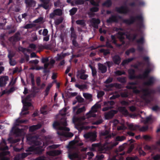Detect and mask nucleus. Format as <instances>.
<instances>
[{
    "label": "nucleus",
    "mask_w": 160,
    "mask_h": 160,
    "mask_svg": "<svg viewBox=\"0 0 160 160\" xmlns=\"http://www.w3.org/2000/svg\"><path fill=\"white\" fill-rule=\"evenodd\" d=\"M136 21H138L137 25L139 28H142L144 27L143 18L141 15L136 16H131L129 19H123V22L127 24L131 25L134 23Z\"/></svg>",
    "instance_id": "1"
},
{
    "label": "nucleus",
    "mask_w": 160,
    "mask_h": 160,
    "mask_svg": "<svg viewBox=\"0 0 160 160\" xmlns=\"http://www.w3.org/2000/svg\"><path fill=\"white\" fill-rule=\"evenodd\" d=\"M142 94L141 98L147 103H150L152 100V94L156 93V91L152 89L143 88L142 90Z\"/></svg>",
    "instance_id": "2"
},
{
    "label": "nucleus",
    "mask_w": 160,
    "mask_h": 160,
    "mask_svg": "<svg viewBox=\"0 0 160 160\" xmlns=\"http://www.w3.org/2000/svg\"><path fill=\"white\" fill-rule=\"evenodd\" d=\"M126 144V143H124L122 145L120 146L118 149L116 150V155L113 157L112 158L113 160H120L122 158V156L125 154V153H121L120 152L124 149L125 148V145Z\"/></svg>",
    "instance_id": "3"
},
{
    "label": "nucleus",
    "mask_w": 160,
    "mask_h": 160,
    "mask_svg": "<svg viewBox=\"0 0 160 160\" xmlns=\"http://www.w3.org/2000/svg\"><path fill=\"white\" fill-rule=\"evenodd\" d=\"M66 126L68 125L66 118H62L59 121H55L53 124V128L57 130H59L60 127H62L61 125Z\"/></svg>",
    "instance_id": "4"
},
{
    "label": "nucleus",
    "mask_w": 160,
    "mask_h": 160,
    "mask_svg": "<svg viewBox=\"0 0 160 160\" xmlns=\"http://www.w3.org/2000/svg\"><path fill=\"white\" fill-rule=\"evenodd\" d=\"M125 139V137L124 136H118L116 137L115 138V141L113 142L111 144L108 145L106 147L107 149L108 150L112 149L113 147L116 146L118 144V141H122Z\"/></svg>",
    "instance_id": "5"
},
{
    "label": "nucleus",
    "mask_w": 160,
    "mask_h": 160,
    "mask_svg": "<svg viewBox=\"0 0 160 160\" xmlns=\"http://www.w3.org/2000/svg\"><path fill=\"white\" fill-rule=\"evenodd\" d=\"M38 136H34L28 137L27 138V141L31 142V144L34 146H40L42 144V142L37 140Z\"/></svg>",
    "instance_id": "6"
},
{
    "label": "nucleus",
    "mask_w": 160,
    "mask_h": 160,
    "mask_svg": "<svg viewBox=\"0 0 160 160\" xmlns=\"http://www.w3.org/2000/svg\"><path fill=\"white\" fill-rule=\"evenodd\" d=\"M136 42L138 45L137 47V50L140 52H142L144 50L143 44L145 42V39L142 36L139 39L136 40Z\"/></svg>",
    "instance_id": "7"
},
{
    "label": "nucleus",
    "mask_w": 160,
    "mask_h": 160,
    "mask_svg": "<svg viewBox=\"0 0 160 160\" xmlns=\"http://www.w3.org/2000/svg\"><path fill=\"white\" fill-rule=\"evenodd\" d=\"M115 10L119 13L126 14L129 12L128 8L126 5L122 6L120 7H116Z\"/></svg>",
    "instance_id": "8"
},
{
    "label": "nucleus",
    "mask_w": 160,
    "mask_h": 160,
    "mask_svg": "<svg viewBox=\"0 0 160 160\" xmlns=\"http://www.w3.org/2000/svg\"><path fill=\"white\" fill-rule=\"evenodd\" d=\"M84 137L86 139H89L91 141L94 142L96 139V133L95 132H89L84 134Z\"/></svg>",
    "instance_id": "9"
},
{
    "label": "nucleus",
    "mask_w": 160,
    "mask_h": 160,
    "mask_svg": "<svg viewBox=\"0 0 160 160\" xmlns=\"http://www.w3.org/2000/svg\"><path fill=\"white\" fill-rule=\"evenodd\" d=\"M121 17L120 16L112 15L108 19L106 20V22L108 23H112L113 22L117 23L118 21V19H121Z\"/></svg>",
    "instance_id": "10"
},
{
    "label": "nucleus",
    "mask_w": 160,
    "mask_h": 160,
    "mask_svg": "<svg viewBox=\"0 0 160 160\" xmlns=\"http://www.w3.org/2000/svg\"><path fill=\"white\" fill-rule=\"evenodd\" d=\"M151 71V70L149 68L146 69L142 74H140L138 75V79H142L147 78Z\"/></svg>",
    "instance_id": "11"
},
{
    "label": "nucleus",
    "mask_w": 160,
    "mask_h": 160,
    "mask_svg": "<svg viewBox=\"0 0 160 160\" xmlns=\"http://www.w3.org/2000/svg\"><path fill=\"white\" fill-rule=\"evenodd\" d=\"M129 78L130 80H134L136 79H138V75H135V71L133 69H129L128 71Z\"/></svg>",
    "instance_id": "12"
},
{
    "label": "nucleus",
    "mask_w": 160,
    "mask_h": 160,
    "mask_svg": "<svg viewBox=\"0 0 160 160\" xmlns=\"http://www.w3.org/2000/svg\"><path fill=\"white\" fill-rule=\"evenodd\" d=\"M9 78L8 76H1L0 78V87L5 86L7 83V82Z\"/></svg>",
    "instance_id": "13"
},
{
    "label": "nucleus",
    "mask_w": 160,
    "mask_h": 160,
    "mask_svg": "<svg viewBox=\"0 0 160 160\" xmlns=\"http://www.w3.org/2000/svg\"><path fill=\"white\" fill-rule=\"evenodd\" d=\"M42 3L38 5V6L40 7H42L45 9L47 10L49 8V0H40Z\"/></svg>",
    "instance_id": "14"
},
{
    "label": "nucleus",
    "mask_w": 160,
    "mask_h": 160,
    "mask_svg": "<svg viewBox=\"0 0 160 160\" xmlns=\"http://www.w3.org/2000/svg\"><path fill=\"white\" fill-rule=\"evenodd\" d=\"M118 111L117 110H111L105 115V117L106 119H107L111 118Z\"/></svg>",
    "instance_id": "15"
},
{
    "label": "nucleus",
    "mask_w": 160,
    "mask_h": 160,
    "mask_svg": "<svg viewBox=\"0 0 160 160\" xmlns=\"http://www.w3.org/2000/svg\"><path fill=\"white\" fill-rule=\"evenodd\" d=\"M100 135L101 136H104L105 138L106 139L111 138L112 137L109 131L107 130L102 131L100 132Z\"/></svg>",
    "instance_id": "16"
},
{
    "label": "nucleus",
    "mask_w": 160,
    "mask_h": 160,
    "mask_svg": "<svg viewBox=\"0 0 160 160\" xmlns=\"http://www.w3.org/2000/svg\"><path fill=\"white\" fill-rule=\"evenodd\" d=\"M57 133L60 136L69 138H71L74 135V134L72 132H66L63 131H58L57 132Z\"/></svg>",
    "instance_id": "17"
},
{
    "label": "nucleus",
    "mask_w": 160,
    "mask_h": 160,
    "mask_svg": "<svg viewBox=\"0 0 160 160\" xmlns=\"http://www.w3.org/2000/svg\"><path fill=\"white\" fill-rule=\"evenodd\" d=\"M22 130L21 129L17 128L16 126L13 127L12 129L11 132L13 134L17 136H19L21 135Z\"/></svg>",
    "instance_id": "18"
},
{
    "label": "nucleus",
    "mask_w": 160,
    "mask_h": 160,
    "mask_svg": "<svg viewBox=\"0 0 160 160\" xmlns=\"http://www.w3.org/2000/svg\"><path fill=\"white\" fill-rule=\"evenodd\" d=\"M101 22L100 20L98 18H93L92 19L91 23L92 26L94 28L98 29V25Z\"/></svg>",
    "instance_id": "19"
},
{
    "label": "nucleus",
    "mask_w": 160,
    "mask_h": 160,
    "mask_svg": "<svg viewBox=\"0 0 160 160\" xmlns=\"http://www.w3.org/2000/svg\"><path fill=\"white\" fill-rule=\"evenodd\" d=\"M155 79L153 77H150L148 80L144 82V85L147 86H151L152 85L155 81Z\"/></svg>",
    "instance_id": "20"
},
{
    "label": "nucleus",
    "mask_w": 160,
    "mask_h": 160,
    "mask_svg": "<svg viewBox=\"0 0 160 160\" xmlns=\"http://www.w3.org/2000/svg\"><path fill=\"white\" fill-rule=\"evenodd\" d=\"M98 69L102 73H105L107 71V67L103 64L100 63H98Z\"/></svg>",
    "instance_id": "21"
},
{
    "label": "nucleus",
    "mask_w": 160,
    "mask_h": 160,
    "mask_svg": "<svg viewBox=\"0 0 160 160\" xmlns=\"http://www.w3.org/2000/svg\"><path fill=\"white\" fill-rule=\"evenodd\" d=\"M25 2L28 7H34L36 4V2L33 0H25Z\"/></svg>",
    "instance_id": "22"
},
{
    "label": "nucleus",
    "mask_w": 160,
    "mask_h": 160,
    "mask_svg": "<svg viewBox=\"0 0 160 160\" xmlns=\"http://www.w3.org/2000/svg\"><path fill=\"white\" fill-rule=\"evenodd\" d=\"M112 59L115 64L119 65L121 62V58L119 55H116L112 57Z\"/></svg>",
    "instance_id": "23"
},
{
    "label": "nucleus",
    "mask_w": 160,
    "mask_h": 160,
    "mask_svg": "<svg viewBox=\"0 0 160 160\" xmlns=\"http://www.w3.org/2000/svg\"><path fill=\"white\" fill-rule=\"evenodd\" d=\"M20 35V33L18 32H17L14 35L11 37L9 38V40L13 42H16L20 40V39L19 37Z\"/></svg>",
    "instance_id": "24"
},
{
    "label": "nucleus",
    "mask_w": 160,
    "mask_h": 160,
    "mask_svg": "<svg viewBox=\"0 0 160 160\" xmlns=\"http://www.w3.org/2000/svg\"><path fill=\"white\" fill-rule=\"evenodd\" d=\"M42 125L40 124H38L36 125H33L31 126L29 128V131L30 132H33L36 130L40 128L41 127Z\"/></svg>",
    "instance_id": "25"
},
{
    "label": "nucleus",
    "mask_w": 160,
    "mask_h": 160,
    "mask_svg": "<svg viewBox=\"0 0 160 160\" xmlns=\"http://www.w3.org/2000/svg\"><path fill=\"white\" fill-rule=\"evenodd\" d=\"M62 153L60 150H56L53 151H50L48 153L49 155L52 156H55L60 154Z\"/></svg>",
    "instance_id": "26"
},
{
    "label": "nucleus",
    "mask_w": 160,
    "mask_h": 160,
    "mask_svg": "<svg viewBox=\"0 0 160 160\" xmlns=\"http://www.w3.org/2000/svg\"><path fill=\"white\" fill-rule=\"evenodd\" d=\"M89 67L92 70V77L95 78L97 76V71L95 67H93L91 64L88 65Z\"/></svg>",
    "instance_id": "27"
},
{
    "label": "nucleus",
    "mask_w": 160,
    "mask_h": 160,
    "mask_svg": "<svg viewBox=\"0 0 160 160\" xmlns=\"http://www.w3.org/2000/svg\"><path fill=\"white\" fill-rule=\"evenodd\" d=\"M138 36L137 33H135L132 34L130 36L127 37V38L132 42H134L136 40L137 37Z\"/></svg>",
    "instance_id": "28"
},
{
    "label": "nucleus",
    "mask_w": 160,
    "mask_h": 160,
    "mask_svg": "<svg viewBox=\"0 0 160 160\" xmlns=\"http://www.w3.org/2000/svg\"><path fill=\"white\" fill-rule=\"evenodd\" d=\"M28 156V154L26 153H22L21 154H19L18 156H16L14 157V160H18L20 158H24Z\"/></svg>",
    "instance_id": "29"
},
{
    "label": "nucleus",
    "mask_w": 160,
    "mask_h": 160,
    "mask_svg": "<svg viewBox=\"0 0 160 160\" xmlns=\"http://www.w3.org/2000/svg\"><path fill=\"white\" fill-rule=\"evenodd\" d=\"M134 59V58H128L127 59L124 60L122 62L121 64L122 66H124L126 64H128V63L130 62L133 61Z\"/></svg>",
    "instance_id": "30"
},
{
    "label": "nucleus",
    "mask_w": 160,
    "mask_h": 160,
    "mask_svg": "<svg viewBox=\"0 0 160 160\" xmlns=\"http://www.w3.org/2000/svg\"><path fill=\"white\" fill-rule=\"evenodd\" d=\"M128 127L129 129L132 130H135L140 128V126L139 125H134L132 124H128Z\"/></svg>",
    "instance_id": "31"
},
{
    "label": "nucleus",
    "mask_w": 160,
    "mask_h": 160,
    "mask_svg": "<svg viewBox=\"0 0 160 160\" xmlns=\"http://www.w3.org/2000/svg\"><path fill=\"white\" fill-rule=\"evenodd\" d=\"M118 110L123 114L127 115L128 113V112L125 107H119Z\"/></svg>",
    "instance_id": "32"
},
{
    "label": "nucleus",
    "mask_w": 160,
    "mask_h": 160,
    "mask_svg": "<svg viewBox=\"0 0 160 160\" xmlns=\"http://www.w3.org/2000/svg\"><path fill=\"white\" fill-rule=\"evenodd\" d=\"M118 34L120 35V36L118 38L120 41L122 42V44H125V42L124 41L125 38L123 36V33L121 32H118Z\"/></svg>",
    "instance_id": "33"
},
{
    "label": "nucleus",
    "mask_w": 160,
    "mask_h": 160,
    "mask_svg": "<svg viewBox=\"0 0 160 160\" xmlns=\"http://www.w3.org/2000/svg\"><path fill=\"white\" fill-rule=\"evenodd\" d=\"M112 5V2L111 0H106L102 4L103 6H106L107 7H110Z\"/></svg>",
    "instance_id": "34"
},
{
    "label": "nucleus",
    "mask_w": 160,
    "mask_h": 160,
    "mask_svg": "<svg viewBox=\"0 0 160 160\" xmlns=\"http://www.w3.org/2000/svg\"><path fill=\"white\" fill-rule=\"evenodd\" d=\"M35 151L38 154H41L44 151V149L43 148L42 146H38L35 148Z\"/></svg>",
    "instance_id": "35"
},
{
    "label": "nucleus",
    "mask_w": 160,
    "mask_h": 160,
    "mask_svg": "<svg viewBox=\"0 0 160 160\" xmlns=\"http://www.w3.org/2000/svg\"><path fill=\"white\" fill-rule=\"evenodd\" d=\"M99 51L100 52L103 53V55L104 56H107V55L110 54V50L109 49H106L102 48L100 49Z\"/></svg>",
    "instance_id": "36"
},
{
    "label": "nucleus",
    "mask_w": 160,
    "mask_h": 160,
    "mask_svg": "<svg viewBox=\"0 0 160 160\" xmlns=\"http://www.w3.org/2000/svg\"><path fill=\"white\" fill-rule=\"evenodd\" d=\"M52 84L51 83H50L48 85L45 91V96L46 97L48 95L50 90L51 88L52 87Z\"/></svg>",
    "instance_id": "37"
},
{
    "label": "nucleus",
    "mask_w": 160,
    "mask_h": 160,
    "mask_svg": "<svg viewBox=\"0 0 160 160\" xmlns=\"http://www.w3.org/2000/svg\"><path fill=\"white\" fill-rule=\"evenodd\" d=\"M136 82H129L128 83V85H127L126 88L128 89H133V87L130 85H137Z\"/></svg>",
    "instance_id": "38"
},
{
    "label": "nucleus",
    "mask_w": 160,
    "mask_h": 160,
    "mask_svg": "<svg viewBox=\"0 0 160 160\" xmlns=\"http://www.w3.org/2000/svg\"><path fill=\"white\" fill-rule=\"evenodd\" d=\"M86 110L84 106H83L81 108H79L77 109V111L76 112V115H78L81 112H83Z\"/></svg>",
    "instance_id": "39"
},
{
    "label": "nucleus",
    "mask_w": 160,
    "mask_h": 160,
    "mask_svg": "<svg viewBox=\"0 0 160 160\" xmlns=\"http://www.w3.org/2000/svg\"><path fill=\"white\" fill-rule=\"evenodd\" d=\"M47 107V105H44L41 108L40 111L41 113L43 114H46L47 113V111L46 110Z\"/></svg>",
    "instance_id": "40"
},
{
    "label": "nucleus",
    "mask_w": 160,
    "mask_h": 160,
    "mask_svg": "<svg viewBox=\"0 0 160 160\" xmlns=\"http://www.w3.org/2000/svg\"><path fill=\"white\" fill-rule=\"evenodd\" d=\"M63 21V18L61 17L57 19L55 21V24L56 25H58L62 23Z\"/></svg>",
    "instance_id": "41"
},
{
    "label": "nucleus",
    "mask_w": 160,
    "mask_h": 160,
    "mask_svg": "<svg viewBox=\"0 0 160 160\" xmlns=\"http://www.w3.org/2000/svg\"><path fill=\"white\" fill-rule=\"evenodd\" d=\"M117 80L119 82L122 83H125L126 82V77H118Z\"/></svg>",
    "instance_id": "42"
},
{
    "label": "nucleus",
    "mask_w": 160,
    "mask_h": 160,
    "mask_svg": "<svg viewBox=\"0 0 160 160\" xmlns=\"http://www.w3.org/2000/svg\"><path fill=\"white\" fill-rule=\"evenodd\" d=\"M76 23L77 24L80 25L84 26L86 25L85 22L83 19L82 20H78L76 21Z\"/></svg>",
    "instance_id": "43"
},
{
    "label": "nucleus",
    "mask_w": 160,
    "mask_h": 160,
    "mask_svg": "<svg viewBox=\"0 0 160 160\" xmlns=\"http://www.w3.org/2000/svg\"><path fill=\"white\" fill-rule=\"evenodd\" d=\"M53 11L56 15L60 16L62 14V10L60 9H57Z\"/></svg>",
    "instance_id": "44"
},
{
    "label": "nucleus",
    "mask_w": 160,
    "mask_h": 160,
    "mask_svg": "<svg viewBox=\"0 0 160 160\" xmlns=\"http://www.w3.org/2000/svg\"><path fill=\"white\" fill-rule=\"evenodd\" d=\"M67 111V109L65 108L63 109L60 111L59 113L63 117L62 118L65 117L66 119L65 115H66V112Z\"/></svg>",
    "instance_id": "45"
},
{
    "label": "nucleus",
    "mask_w": 160,
    "mask_h": 160,
    "mask_svg": "<svg viewBox=\"0 0 160 160\" xmlns=\"http://www.w3.org/2000/svg\"><path fill=\"white\" fill-rule=\"evenodd\" d=\"M79 76V78L82 80H86L88 77L87 74H83V73H79L78 75Z\"/></svg>",
    "instance_id": "46"
},
{
    "label": "nucleus",
    "mask_w": 160,
    "mask_h": 160,
    "mask_svg": "<svg viewBox=\"0 0 160 160\" xmlns=\"http://www.w3.org/2000/svg\"><path fill=\"white\" fill-rule=\"evenodd\" d=\"M35 26V25L32 23H29L26 24L24 27V28L25 29L32 28Z\"/></svg>",
    "instance_id": "47"
},
{
    "label": "nucleus",
    "mask_w": 160,
    "mask_h": 160,
    "mask_svg": "<svg viewBox=\"0 0 160 160\" xmlns=\"http://www.w3.org/2000/svg\"><path fill=\"white\" fill-rule=\"evenodd\" d=\"M77 8H73L69 11L70 14L71 15H74L77 11Z\"/></svg>",
    "instance_id": "48"
},
{
    "label": "nucleus",
    "mask_w": 160,
    "mask_h": 160,
    "mask_svg": "<svg viewBox=\"0 0 160 160\" xmlns=\"http://www.w3.org/2000/svg\"><path fill=\"white\" fill-rule=\"evenodd\" d=\"M99 7L94 6L91 8L90 9V11L92 12H98L99 10Z\"/></svg>",
    "instance_id": "49"
},
{
    "label": "nucleus",
    "mask_w": 160,
    "mask_h": 160,
    "mask_svg": "<svg viewBox=\"0 0 160 160\" xmlns=\"http://www.w3.org/2000/svg\"><path fill=\"white\" fill-rule=\"evenodd\" d=\"M90 2L91 5L94 6L99 7V2H96L94 0H91Z\"/></svg>",
    "instance_id": "50"
},
{
    "label": "nucleus",
    "mask_w": 160,
    "mask_h": 160,
    "mask_svg": "<svg viewBox=\"0 0 160 160\" xmlns=\"http://www.w3.org/2000/svg\"><path fill=\"white\" fill-rule=\"evenodd\" d=\"M83 97L87 99H90L92 98V95L91 94L88 93H83Z\"/></svg>",
    "instance_id": "51"
},
{
    "label": "nucleus",
    "mask_w": 160,
    "mask_h": 160,
    "mask_svg": "<svg viewBox=\"0 0 160 160\" xmlns=\"http://www.w3.org/2000/svg\"><path fill=\"white\" fill-rule=\"evenodd\" d=\"M31 78V81L32 86L35 85V80L34 79V76L33 74L31 73L30 75Z\"/></svg>",
    "instance_id": "52"
},
{
    "label": "nucleus",
    "mask_w": 160,
    "mask_h": 160,
    "mask_svg": "<svg viewBox=\"0 0 160 160\" xmlns=\"http://www.w3.org/2000/svg\"><path fill=\"white\" fill-rule=\"evenodd\" d=\"M115 74L117 76H120L122 75H125L126 73L124 71L118 70L115 72Z\"/></svg>",
    "instance_id": "53"
},
{
    "label": "nucleus",
    "mask_w": 160,
    "mask_h": 160,
    "mask_svg": "<svg viewBox=\"0 0 160 160\" xmlns=\"http://www.w3.org/2000/svg\"><path fill=\"white\" fill-rule=\"evenodd\" d=\"M59 130L60 131L68 132L70 131V129L66 127V126H64V127L62 126V127H60Z\"/></svg>",
    "instance_id": "54"
},
{
    "label": "nucleus",
    "mask_w": 160,
    "mask_h": 160,
    "mask_svg": "<svg viewBox=\"0 0 160 160\" xmlns=\"http://www.w3.org/2000/svg\"><path fill=\"white\" fill-rule=\"evenodd\" d=\"M10 154V152L8 151H3L0 153V156H5Z\"/></svg>",
    "instance_id": "55"
},
{
    "label": "nucleus",
    "mask_w": 160,
    "mask_h": 160,
    "mask_svg": "<svg viewBox=\"0 0 160 160\" xmlns=\"http://www.w3.org/2000/svg\"><path fill=\"white\" fill-rule=\"evenodd\" d=\"M115 104V102L113 101H108V102H104V105H110L111 106H112L114 105Z\"/></svg>",
    "instance_id": "56"
},
{
    "label": "nucleus",
    "mask_w": 160,
    "mask_h": 160,
    "mask_svg": "<svg viewBox=\"0 0 160 160\" xmlns=\"http://www.w3.org/2000/svg\"><path fill=\"white\" fill-rule=\"evenodd\" d=\"M76 98L77 99L78 102H84V99L83 98H82L81 96H78L76 97Z\"/></svg>",
    "instance_id": "57"
},
{
    "label": "nucleus",
    "mask_w": 160,
    "mask_h": 160,
    "mask_svg": "<svg viewBox=\"0 0 160 160\" xmlns=\"http://www.w3.org/2000/svg\"><path fill=\"white\" fill-rule=\"evenodd\" d=\"M84 2L83 0H76L75 2V3L77 5L83 4Z\"/></svg>",
    "instance_id": "58"
},
{
    "label": "nucleus",
    "mask_w": 160,
    "mask_h": 160,
    "mask_svg": "<svg viewBox=\"0 0 160 160\" xmlns=\"http://www.w3.org/2000/svg\"><path fill=\"white\" fill-rule=\"evenodd\" d=\"M32 92L34 93H37L38 92V88L35 86H32Z\"/></svg>",
    "instance_id": "59"
},
{
    "label": "nucleus",
    "mask_w": 160,
    "mask_h": 160,
    "mask_svg": "<svg viewBox=\"0 0 160 160\" xmlns=\"http://www.w3.org/2000/svg\"><path fill=\"white\" fill-rule=\"evenodd\" d=\"M122 106H127L129 105V103L128 102L125 100H122L120 102Z\"/></svg>",
    "instance_id": "60"
},
{
    "label": "nucleus",
    "mask_w": 160,
    "mask_h": 160,
    "mask_svg": "<svg viewBox=\"0 0 160 160\" xmlns=\"http://www.w3.org/2000/svg\"><path fill=\"white\" fill-rule=\"evenodd\" d=\"M54 6L56 7H59L61 4V2L60 0H58L54 2Z\"/></svg>",
    "instance_id": "61"
},
{
    "label": "nucleus",
    "mask_w": 160,
    "mask_h": 160,
    "mask_svg": "<svg viewBox=\"0 0 160 160\" xmlns=\"http://www.w3.org/2000/svg\"><path fill=\"white\" fill-rule=\"evenodd\" d=\"M88 128V127L87 126H81L78 129L79 131H81L83 130H87Z\"/></svg>",
    "instance_id": "62"
},
{
    "label": "nucleus",
    "mask_w": 160,
    "mask_h": 160,
    "mask_svg": "<svg viewBox=\"0 0 160 160\" xmlns=\"http://www.w3.org/2000/svg\"><path fill=\"white\" fill-rule=\"evenodd\" d=\"M104 92L103 91H100L98 92L97 95V97L98 98L102 97L104 94Z\"/></svg>",
    "instance_id": "63"
},
{
    "label": "nucleus",
    "mask_w": 160,
    "mask_h": 160,
    "mask_svg": "<svg viewBox=\"0 0 160 160\" xmlns=\"http://www.w3.org/2000/svg\"><path fill=\"white\" fill-rule=\"evenodd\" d=\"M104 157V155L103 154L97 155L96 158L97 160H102Z\"/></svg>",
    "instance_id": "64"
}]
</instances>
